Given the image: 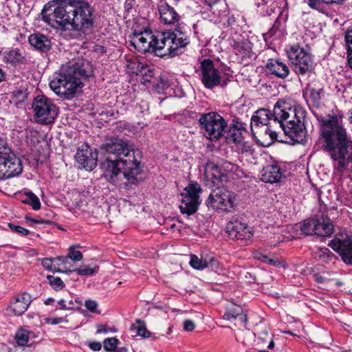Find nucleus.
I'll list each match as a JSON object with an SVG mask.
<instances>
[{
	"label": "nucleus",
	"mask_w": 352,
	"mask_h": 352,
	"mask_svg": "<svg viewBox=\"0 0 352 352\" xmlns=\"http://www.w3.org/2000/svg\"><path fill=\"white\" fill-rule=\"evenodd\" d=\"M43 21L54 29L87 34L94 25V10L85 0H53L42 10Z\"/></svg>",
	"instance_id": "nucleus-1"
},
{
	"label": "nucleus",
	"mask_w": 352,
	"mask_h": 352,
	"mask_svg": "<svg viewBox=\"0 0 352 352\" xmlns=\"http://www.w3.org/2000/svg\"><path fill=\"white\" fill-rule=\"evenodd\" d=\"M102 148L109 155L101 163L102 176L110 183L120 187L127 183L135 184L141 179L142 168L135 157L133 146L127 140L115 139Z\"/></svg>",
	"instance_id": "nucleus-2"
},
{
	"label": "nucleus",
	"mask_w": 352,
	"mask_h": 352,
	"mask_svg": "<svg viewBox=\"0 0 352 352\" xmlns=\"http://www.w3.org/2000/svg\"><path fill=\"white\" fill-rule=\"evenodd\" d=\"M342 118L343 114L340 113L328 118L318 117L324 142V150L329 153L333 167L340 174L348 169L349 165L352 171V138L344 127Z\"/></svg>",
	"instance_id": "nucleus-3"
},
{
	"label": "nucleus",
	"mask_w": 352,
	"mask_h": 352,
	"mask_svg": "<svg viewBox=\"0 0 352 352\" xmlns=\"http://www.w3.org/2000/svg\"><path fill=\"white\" fill-rule=\"evenodd\" d=\"M130 42L141 53L151 52L160 57H174L182 53L189 39L185 32L177 30L154 33L146 30L134 32Z\"/></svg>",
	"instance_id": "nucleus-4"
},
{
	"label": "nucleus",
	"mask_w": 352,
	"mask_h": 352,
	"mask_svg": "<svg viewBox=\"0 0 352 352\" xmlns=\"http://www.w3.org/2000/svg\"><path fill=\"white\" fill-rule=\"evenodd\" d=\"M274 123L285 135L281 142L294 144L305 141L307 129L305 125L306 111L298 105H291L287 101H278L273 109Z\"/></svg>",
	"instance_id": "nucleus-5"
},
{
	"label": "nucleus",
	"mask_w": 352,
	"mask_h": 352,
	"mask_svg": "<svg viewBox=\"0 0 352 352\" xmlns=\"http://www.w3.org/2000/svg\"><path fill=\"white\" fill-rule=\"evenodd\" d=\"M92 67L85 59L70 62L56 73L50 82V87L58 96L67 98L73 97L78 87L82 85V80L92 75Z\"/></svg>",
	"instance_id": "nucleus-6"
},
{
	"label": "nucleus",
	"mask_w": 352,
	"mask_h": 352,
	"mask_svg": "<svg viewBox=\"0 0 352 352\" xmlns=\"http://www.w3.org/2000/svg\"><path fill=\"white\" fill-rule=\"evenodd\" d=\"M272 115L273 112L266 109H260L254 113L251 119V131L254 136L256 134L261 138L269 135L271 142L278 140V132L276 130L275 118Z\"/></svg>",
	"instance_id": "nucleus-7"
},
{
	"label": "nucleus",
	"mask_w": 352,
	"mask_h": 352,
	"mask_svg": "<svg viewBox=\"0 0 352 352\" xmlns=\"http://www.w3.org/2000/svg\"><path fill=\"white\" fill-rule=\"evenodd\" d=\"M32 107L36 122L41 124H51L58 115V108L54 102L44 95L36 96Z\"/></svg>",
	"instance_id": "nucleus-8"
},
{
	"label": "nucleus",
	"mask_w": 352,
	"mask_h": 352,
	"mask_svg": "<svg viewBox=\"0 0 352 352\" xmlns=\"http://www.w3.org/2000/svg\"><path fill=\"white\" fill-rule=\"evenodd\" d=\"M199 122L206 138L212 141L221 138L228 126L225 119L216 112L201 114Z\"/></svg>",
	"instance_id": "nucleus-9"
},
{
	"label": "nucleus",
	"mask_w": 352,
	"mask_h": 352,
	"mask_svg": "<svg viewBox=\"0 0 352 352\" xmlns=\"http://www.w3.org/2000/svg\"><path fill=\"white\" fill-rule=\"evenodd\" d=\"M289 60L294 65V71L298 75H305L313 72L315 62L311 54L298 43L294 44L287 51Z\"/></svg>",
	"instance_id": "nucleus-10"
},
{
	"label": "nucleus",
	"mask_w": 352,
	"mask_h": 352,
	"mask_svg": "<svg viewBox=\"0 0 352 352\" xmlns=\"http://www.w3.org/2000/svg\"><path fill=\"white\" fill-rule=\"evenodd\" d=\"M235 200L234 192L218 186L210 192L207 204L216 210L229 212L234 210Z\"/></svg>",
	"instance_id": "nucleus-11"
},
{
	"label": "nucleus",
	"mask_w": 352,
	"mask_h": 352,
	"mask_svg": "<svg viewBox=\"0 0 352 352\" xmlns=\"http://www.w3.org/2000/svg\"><path fill=\"white\" fill-rule=\"evenodd\" d=\"M202 191L201 186L197 183L189 184L181 194L182 199L179 205L180 212L190 216L195 213L201 204L199 194Z\"/></svg>",
	"instance_id": "nucleus-12"
},
{
	"label": "nucleus",
	"mask_w": 352,
	"mask_h": 352,
	"mask_svg": "<svg viewBox=\"0 0 352 352\" xmlns=\"http://www.w3.org/2000/svg\"><path fill=\"white\" fill-rule=\"evenodd\" d=\"M201 80L204 87L212 89L215 87H225L230 80L228 78L222 77L219 71L214 66V63L210 59L204 60L200 66Z\"/></svg>",
	"instance_id": "nucleus-13"
},
{
	"label": "nucleus",
	"mask_w": 352,
	"mask_h": 352,
	"mask_svg": "<svg viewBox=\"0 0 352 352\" xmlns=\"http://www.w3.org/2000/svg\"><path fill=\"white\" fill-rule=\"evenodd\" d=\"M0 155V179H9L20 175L23 170L21 160L8 147Z\"/></svg>",
	"instance_id": "nucleus-14"
},
{
	"label": "nucleus",
	"mask_w": 352,
	"mask_h": 352,
	"mask_svg": "<svg viewBox=\"0 0 352 352\" xmlns=\"http://www.w3.org/2000/svg\"><path fill=\"white\" fill-rule=\"evenodd\" d=\"M329 245L340 254L342 260L346 263L352 264V234H341L336 236Z\"/></svg>",
	"instance_id": "nucleus-15"
},
{
	"label": "nucleus",
	"mask_w": 352,
	"mask_h": 352,
	"mask_svg": "<svg viewBox=\"0 0 352 352\" xmlns=\"http://www.w3.org/2000/svg\"><path fill=\"white\" fill-rule=\"evenodd\" d=\"M231 45L234 53L242 60L251 58L253 56L252 43L247 38V34H239L236 31L231 33Z\"/></svg>",
	"instance_id": "nucleus-16"
},
{
	"label": "nucleus",
	"mask_w": 352,
	"mask_h": 352,
	"mask_svg": "<svg viewBox=\"0 0 352 352\" xmlns=\"http://www.w3.org/2000/svg\"><path fill=\"white\" fill-rule=\"evenodd\" d=\"M75 158L87 170H93L97 165L98 153L88 144H84L80 146L76 153Z\"/></svg>",
	"instance_id": "nucleus-17"
},
{
	"label": "nucleus",
	"mask_w": 352,
	"mask_h": 352,
	"mask_svg": "<svg viewBox=\"0 0 352 352\" xmlns=\"http://www.w3.org/2000/svg\"><path fill=\"white\" fill-rule=\"evenodd\" d=\"M226 229L228 236L232 239L247 241L253 236L251 228L237 221L228 223Z\"/></svg>",
	"instance_id": "nucleus-18"
},
{
	"label": "nucleus",
	"mask_w": 352,
	"mask_h": 352,
	"mask_svg": "<svg viewBox=\"0 0 352 352\" xmlns=\"http://www.w3.org/2000/svg\"><path fill=\"white\" fill-rule=\"evenodd\" d=\"M303 96L307 102H310L316 107H319L322 99L324 97L322 85L316 80L309 83L303 89Z\"/></svg>",
	"instance_id": "nucleus-19"
},
{
	"label": "nucleus",
	"mask_w": 352,
	"mask_h": 352,
	"mask_svg": "<svg viewBox=\"0 0 352 352\" xmlns=\"http://www.w3.org/2000/svg\"><path fill=\"white\" fill-rule=\"evenodd\" d=\"M160 21L164 25H175L181 20V14L173 7L166 2L158 5Z\"/></svg>",
	"instance_id": "nucleus-20"
},
{
	"label": "nucleus",
	"mask_w": 352,
	"mask_h": 352,
	"mask_svg": "<svg viewBox=\"0 0 352 352\" xmlns=\"http://www.w3.org/2000/svg\"><path fill=\"white\" fill-rule=\"evenodd\" d=\"M32 302L31 296L27 293L20 294L16 296L13 300L10 302L7 311L8 314L14 316H20L23 314L28 308Z\"/></svg>",
	"instance_id": "nucleus-21"
},
{
	"label": "nucleus",
	"mask_w": 352,
	"mask_h": 352,
	"mask_svg": "<svg viewBox=\"0 0 352 352\" xmlns=\"http://www.w3.org/2000/svg\"><path fill=\"white\" fill-rule=\"evenodd\" d=\"M234 121L232 126L228 131L226 140L228 142H232L235 145L244 140L245 135L248 133L246 124L238 120Z\"/></svg>",
	"instance_id": "nucleus-22"
},
{
	"label": "nucleus",
	"mask_w": 352,
	"mask_h": 352,
	"mask_svg": "<svg viewBox=\"0 0 352 352\" xmlns=\"http://www.w3.org/2000/svg\"><path fill=\"white\" fill-rule=\"evenodd\" d=\"M204 177L217 187L219 183L227 180V176L223 174L219 167L212 162L207 163L204 169Z\"/></svg>",
	"instance_id": "nucleus-23"
},
{
	"label": "nucleus",
	"mask_w": 352,
	"mask_h": 352,
	"mask_svg": "<svg viewBox=\"0 0 352 352\" xmlns=\"http://www.w3.org/2000/svg\"><path fill=\"white\" fill-rule=\"evenodd\" d=\"M283 173L279 165L268 164L263 167L261 171V179L266 183H276L280 181Z\"/></svg>",
	"instance_id": "nucleus-24"
},
{
	"label": "nucleus",
	"mask_w": 352,
	"mask_h": 352,
	"mask_svg": "<svg viewBox=\"0 0 352 352\" xmlns=\"http://www.w3.org/2000/svg\"><path fill=\"white\" fill-rule=\"evenodd\" d=\"M28 42L35 50L41 52H47L52 47V42L48 36L39 32L30 34Z\"/></svg>",
	"instance_id": "nucleus-25"
},
{
	"label": "nucleus",
	"mask_w": 352,
	"mask_h": 352,
	"mask_svg": "<svg viewBox=\"0 0 352 352\" xmlns=\"http://www.w3.org/2000/svg\"><path fill=\"white\" fill-rule=\"evenodd\" d=\"M266 67L272 74L279 78H285L289 74L287 65L280 60H268Z\"/></svg>",
	"instance_id": "nucleus-26"
},
{
	"label": "nucleus",
	"mask_w": 352,
	"mask_h": 352,
	"mask_svg": "<svg viewBox=\"0 0 352 352\" xmlns=\"http://www.w3.org/2000/svg\"><path fill=\"white\" fill-rule=\"evenodd\" d=\"M3 60L12 65H25L28 60L23 50L18 48H12L3 53Z\"/></svg>",
	"instance_id": "nucleus-27"
},
{
	"label": "nucleus",
	"mask_w": 352,
	"mask_h": 352,
	"mask_svg": "<svg viewBox=\"0 0 352 352\" xmlns=\"http://www.w3.org/2000/svg\"><path fill=\"white\" fill-rule=\"evenodd\" d=\"M30 332L25 329H19L14 336L16 342L17 343L15 346V352H31L30 346H28V349L22 348L27 345L29 341Z\"/></svg>",
	"instance_id": "nucleus-28"
},
{
	"label": "nucleus",
	"mask_w": 352,
	"mask_h": 352,
	"mask_svg": "<svg viewBox=\"0 0 352 352\" xmlns=\"http://www.w3.org/2000/svg\"><path fill=\"white\" fill-rule=\"evenodd\" d=\"M317 220L316 235L320 236H329L333 232V226L331 220L327 217Z\"/></svg>",
	"instance_id": "nucleus-29"
},
{
	"label": "nucleus",
	"mask_w": 352,
	"mask_h": 352,
	"mask_svg": "<svg viewBox=\"0 0 352 352\" xmlns=\"http://www.w3.org/2000/svg\"><path fill=\"white\" fill-rule=\"evenodd\" d=\"M130 330L135 333V336H141L143 338H148L151 336V332L148 331L146 325L141 320H137L135 324H132Z\"/></svg>",
	"instance_id": "nucleus-30"
},
{
	"label": "nucleus",
	"mask_w": 352,
	"mask_h": 352,
	"mask_svg": "<svg viewBox=\"0 0 352 352\" xmlns=\"http://www.w3.org/2000/svg\"><path fill=\"white\" fill-rule=\"evenodd\" d=\"M21 201L25 204L31 206L35 210H37L41 208L39 199L31 191L25 192Z\"/></svg>",
	"instance_id": "nucleus-31"
},
{
	"label": "nucleus",
	"mask_w": 352,
	"mask_h": 352,
	"mask_svg": "<svg viewBox=\"0 0 352 352\" xmlns=\"http://www.w3.org/2000/svg\"><path fill=\"white\" fill-rule=\"evenodd\" d=\"M317 226V220L314 219H309L304 221V222L300 226V230L305 234L311 235L316 234Z\"/></svg>",
	"instance_id": "nucleus-32"
},
{
	"label": "nucleus",
	"mask_w": 352,
	"mask_h": 352,
	"mask_svg": "<svg viewBox=\"0 0 352 352\" xmlns=\"http://www.w3.org/2000/svg\"><path fill=\"white\" fill-rule=\"evenodd\" d=\"M242 313V308L236 305L231 304L227 307L226 312L223 316V318L225 320H231L232 318H236L237 316L241 315Z\"/></svg>",
	"instance_id": "nucleus-33"
},
{
	"label": "nucleus",
	"mask_w": 352,
	"mask_h": 352,
	"mask_svg": "<svg viewBox=\"0 0 352 352\" xmlns=\"http://www.w3.org/2000/svg\"><path fill=\"white\" fill-rule=\"evenodd\" d=\"M344 38L348 48V64L349 67L352 69V28L346 30Z\"/></svg>",
	"instance_id": "nucleus-34"
},
{
	"label": "nucleus",
	"mask_w": 352,
	"mask_h": 352,
	"mask_svg": "<svg viewBox=\"0 0 352 352\" xmlns=\"http://www.w3.org/2000/svg\"><path fill=\"white\" fill-rule=\"evenodd\" d=\"M190 266L198 270H204L206 268V258H200L197 256L195 254L190 255Z\"/></svg>",
	"instance_id": "nucleus-35"
},
{
	"label": "nucleus",
	"mask_w": 352,
	"mask_h": 352,
	"mask_svg": "<svg viewBox=\"0 0 352 352\" xmlns=\"http://www.w3.org/2000/svg\"><path fill=\"white\" fill-rule=\"evenodd\" d=\"M98 267L95 265L94 267L89 265H83L80 268L69 270V272H76L80 276H91L97 272Z\"/></svg>",
	"instance_id": "nucleus-36"
},
{
	"label": "nucleus",
	"mask_w": 352,
	"mask_h": 352,
	"mask_svg": "<svg viewBox=\"0 0 352 352\" xmlns=\"http://www.w3.org/2000/svg\"><path fill=\"white\" fill-rule=\"evenodd\" d=\"M344 0H307L308 6L316 10H319L322 4L342 3Z\"/></svg>",
	"instance_id": "nucleus-37"
},
{
	"label": "nucleus",
	"mask_w": 352,
	"mask_h": 352,
	"mask_svg": "<svg viewBox=\"0 0 352 352\" xmlns=\"http://www.w3.org/2000/svg\"><path fill=\"white\" fill-rule=\"evenodd\" d=\"M47 279L48 280L50 285L56 291L62 289L65 286L63 281L59 277L47 275Z\"/></svg>",
	"instance_id": "nucleus-38"
},
{
	"label": "nucleus",
	"mask_w": 352,
	"mask_h": 352,
	"mask_svg": "<svg viewBox=\"0 0 352 352\" xmlns=\"http://www.w3.org/2000/svg\"><path fill=\"white\" fill-rule=\"evenodd\" d=\"M118 343L119 340L116 338H108L103 342L104 349L107 351L114 352Z\"/></svg>",
	"instance_id": "nucleus-39"
},
{
	"label": "nucleus",
	"mask_w": 352,
	"mask_h": 352,
	"mask_svg": "<svg viewBox=\"0 0 352 352\" xmlns=\"http://www.w3.org/2000/svg\"><path fill=\"white\" fill-rule=\"evenodd\" d=\"M237 150L239 153H252L253 151L252 146L248 142H244V140L240 143L236 144Z\"/></svg>",
	"instance_id": "nucleus-40"
},
{
	"label": "nucleus",
	"mask_w": 352,
	"mask_h": 352,
	"mask_svg": "<svg viewBox=\"0 0 352 352\" xmlns=\"http://www.w3.org/2000/svg\"><path fill=\"white\" fill-rule=\"evenodd\" d=\"M8 226L13 232L20 234L21 236H27L28 234H30V230H27L23 227L14 225L12 223H8Z\"/></svg>",
	"instance_id": "nucleus-41"
},
{
	"label": "nucleus",
	"mask_w": 352,
	"mask_h": 352,
	"mask_svg": "<svg viewBox=\"0 0 352 352\" xmlns=\"http://www.w3.org/2000/svg\"><path fill=\"white\" fill-rule=\"evenodd\" d=\"M206 268H210L212 270L217 271L219 268V263L214 256L206 258Z\"/></svg>",
	"instance_id": "nucleus-42"
},
{
	"label": "nucleus",
	"mask_w": 352,
	"mask_h": 352,
	"mask_svg": "<svg viewBox=\"0 0 352 352\" xmlns=\"http://www.w3.org/2000/svg\"><path fill=\"white\" fill-rule=\"evenodd\" d=\"M68 256L74 261H80L82 258V254L80 251L75 250L73 247L69 249Z\"/></svg>",
	"instance_id": "nucleus-43"
},
{
	"label": "nucleus",
	"mask_w": 352,
	"mask_h": 352,
	"mask_svg": "<svg viewBox=\"0 0 352 352\" xmlns=\"http://www.w3.org/2000/svg\"><path fill=\"white\" fill-rule=\"evenodd\" d=\"M58 304L60 305L61 309H71L74 307V303L72 300H69V305H67L66 299H60L58 301Z\"/></svg>",
	"instance_id": "nucleus-44"
},
{
	"label": "nucleus",
	"mask_w": 352,
	"mask_h": 352,
	"mask_svg": "<svg viewBox=\"0 0 352 352\" xmlns=\"http://www.w3.org/2000/svg\"><path fill=\"white\" fill-rule=\"evenodd\" d=\"M85 307L91 312H95L98 307V303L93 300H87L85 302Z\"/></svg>",
	"instance_id": "nucleus-45"
},
{
	"label": "nucleus",
	"mask_w": 352,
	"mask_h": 352,
	"mask_svg": "<svg viewBox=\"0 0 352 352\" xmlns=\"http://www.w3.org/2000/svg\"><path fill=\"white\" fill-rule=\"evenodd\" d=\"M54 262H55L54 258L52 259V258H45L42 260V265L45 269H47L48 270L56 271L55 269H52V265H53Z\"/></svg>",
	"instance_id": "nucleus-46"
},
{
	"label": "nucleus",
	"mask_w": 352,
	"mask_h": 352,
	"mask_svg": "<svg viewBox=\"0 0 352 352\" xmlns=\"http://www.w3.org/2000/svg\"><path fill=\"white\" fill-rule=\"evenodd\" d=\"M280 25V21L277 19L272 28L269 30V32L266 34V36H268L270 37L272 36L275 33L276 31L278 29L279 26Z\"/></svg>",
	"instance_id": "nucleus-47"
},
{
	"label": "nucleus",
	"mask_w": 352,
	"mask_h": 352,
	"mask_svg": "<svg viewBox=\"0 0 352 352\" xmlns=\"http://www.w3.org/2000/svg\"><path fill=\"white\" fill-rule=\"evenodd\" d=\"M195 323L192 320H186L184 322V329L186 331H192L195 329Z\"/></svg>",
	"instance_id": "nucleus-48"
},
{
	"label": "nucleus",
	"mask_w": 352,
	"mask_h": 352,
	"mask_svg": "<svg viewBox=\"0 0 352 352\" xmlns=\"http://www.w3.org/2000/svg\"><path fill=\"white\" fill-rule=\"evenodd\" d=\"M4 151H8L6 140L0 137V155H3Z\"/></svg>",
	"instance_id": "nucleus-49"
},
{
	"label": "nucleus",
	"mask_w": 352,
	"mask_h": 352,
	"mask_svg": "<svg viewBox=\"0 0 352 352\" xmlns=\"http://www.w3.org/2000/svg\"><path fill=\"white\" fill-rule=\"evenodd\" d=\"M68 255L67 256H58L54 258L55 262H58V265H65L69 261Z\"/></svg>",
	"instance_id": "nucleus-50"
},
{
	"label": "nucleus",
	"mask_w": 352,
	"mask_h": 352,
	"mask_svg": "<svg viewBox=\"0 0 352 352\" xmlns=\"http://www.w3.org/2000/svg\"><path fill=\"white\" fill-rule=\"evenodd\" d=\"M89 348L94 351H98L102 348V344L99 342H92L89 344Z\"/></svg>",
	"instance_id": "nucleus-51"
},
{
	"label": "nucleus",
	"mask_w": 352,
	"mask_h": 352,
	"mask_svg": "<svg viewBox=\"0 0 352 352\" xmlns=\"http://www.w3.org/2000/svg\"><path fill=\"white\" fill-rule=\"evenodd\" d=\"M255 257L257 259H258L264 263H267V260L270 259V257L267 255L263 254L262 253H256L255 254Z\"/></svg>",
	"instance_id": "nucleus-52"
},
{
	"label": "nucleus",
	"mask_w": 352,
	"mask_h": 352,
	"mask_svg": "<svg viewBox=\"0 0 352 352\" xmlns=\"http://www.w3.org/2000/svg\"><path fill=\"white\" fill-rule=\"evenodd\" d=\"M267 263L273 266H278L280 265V262L276 258H270L267 260Z\"/></svg>",
	"instance_id": "nucleus-53"
},
{
	"label": "nucleus",
	"mask_w": 352,
	"mask_h": 352,
	"mask_svg": "<svg viewBox=\"0 0 352 352\" xmlns=\"http://www.w3.org/2000/svg\"><path fill=\"white\" fill-rule=\"evenodd\" d=\"M47 322L52 324H57L62 322V318H55L48 319Z\"/></svg>",
	"instance_id": "nucleus-54"
},
{
	"label": "nucleus",
	"mask_w": 352,
	"mask_h": 352,
	"mask_svg": "<svg viewBox=\"0 0 352 352\" xmlns=\"http://www.w3.org/2000/svg\"><path fill=\"white\" fill-rule=\"evenodd\" d=\"M234 23H235L234 17H233V16L228 17V19L227 20L228 26H230L231 28H232L233 25H234Z\"/></svg>",
	"instance_id": "nucleus-55"
},
{
	"label": "nucleus",
	"mask_w": 352,
	"mask_h": 352,
	"mask_svg": "<svg viewBox=\"0 0 352 352\" xmlns=\"http://www.w3.org/2000/svg\"><path fill=\"white\" fill-rule=\"evenodd\" d=\"M114 352H128V349L125 346H122V347L116 346V350L114 351Z\"/></svg>",
	"instance_id": "nucleus-56"
},
{
	"label": "nucleus",
	"mask_w": 352,
	"mask_h": 352,
	"mask_svg": "<svg viewBox=\"0 0 352 352\" xmlns=\"http://www.w3.org/2000/svg\"><path fill=\"white\" fill-rule=\"evenodd\" d=\"M204 1L209 6H212V5L217 3L219 0H204Z\"/></svg>",
	"instance_id": "nucleus-57"
},
{
	"label": "nucleus",
	"mask_w": 352,
	"mask_h": 352,
	"mask_svg": "<svg viewBox=\"0 0 352 352\" xmlns=\"http://www.w3.org/2000/svg\"><path fill=\"white\" fill-rule=\"evenodd\" d=\"M5 80V75L2 69L0 68V83Z\"/></svg>",
	"instance_id": "nucleus-58"
},
{
	"label": "nucleus",
	"mask_w": 352,
	"mask_h": 352,
	"mask_svg": "<svg viewBox=\"0 0 352 352\" xmlns=\"http://www.w3.org/2000/svg\"><path fill=\"white\" fill-rule=\"evenodd\" d=\"M321 252L323 254V256L324 257V254H328L330 252L328 248H324L321 249Z\"/></svg>",
	"instance_id": "nucleus-59"
},
{
	"label": "nucleus",
	"mask_w": 352,
	"mask_h": 352,
	"mask_svg": "<svg viewBox=\"0 0 352 352\" xmlns=\"http://www.w3.org/2000/svg\"><path fill=\"white\" fill-rule=\"evenodd\" d=\"M54 301V298H47L45 301V305H50L52 302H53Z\"/></svg>",
	"instance_id": "nucleus-60"
},
{
	"label": "nucleus",
	"mask_w": 352,
	"mask_h": 352,
	"mask_svg": "<svg viewBox=\"0 0 352 352\" xmlns=\"http://www.w3.org/2000/svg\"><path fill=\"white\" fill-rule=\"evenodd\" d=\"M188 0H179L178 3H176V6L179 7L180 5L186 4Z\"/></svg>",
	"instance_id": "nucleus-61"
},
{
	"label": "nucleus",
	"mask_w": 352,
	"mask_h": 352,
	"mask_svg": "<svg viewBox=\"0 0 352 352\" xmlns=\"http://www.w3.org/2000/svg\"><path fill=\"white\" fill-rule=\"evenodd\" d=\"M267 347H268V349H274V341H273L272 340L270 341V342L269 343V344H268V346H267Z\"/></svg>",
	"instance_id": "nucleus-62"
},
{
	"label": "nucleus",
	"mask_w": 352,
	"mask_h": 352,
	"mask_svg": "<svg viewBox=\"0 0 352 352\" xmlns=\"http://www.w3.org/2000/svg\"><path fill=\"white\" fill-rule=\"evenodd\" d=\"M31 221H32L33 223H37V224L43 223H44V222H45L44 221H38V220H36V219H32Z\"/></svg>",
	"instance_id": "nucleus-63"
},
{
	"label": "nucleus",
	"mask_w": 352,
	"mask_h": 352,
	"mask_svg": "<svg viewBox=\"0 0 352 352\" xmlns=\"http://www.w3.org/2000/svg\"><path fill=\"white\" fill-rule=\"evenodd\" d=\"M349 121L351 123H352V109L351 110V113H350Z\"/></svg>",
	"instance_id": "nucleus-64"
}]
</instances>
